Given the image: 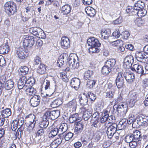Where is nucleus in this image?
I'll return each instance as SVG.
<instances>
[{
	"label": "nucleus",
	"mask_w": 148,
	"mask_h": 148,
	"mask_svg": "<svg viewBox=\"0 0 148 148\" xmlns=\"http://www.w3.org/2000/svg\"><path fill=\"white\" fill-rule=\"evenodd\" d=\"M62 103V101L61 99L58 98L51 102L50 106L53 108H56L61 105Z\"/></svg>",
	"instance_id": "nucleus-25"
},
{
	"label": "nucleus",
	"mask_w": 148,
	"mask_h": 148,
	"mask_svg": "<svg viewBox=\"0 0 148 148\" xmlns=\"http://www.w3.org/2000/svg\"><path fill=\"white\" fill-rule=\"evenodd\" d=\"M147 13V11L145 9H141L138 10L137 12V16L142 17L145 16Z\"/></svg>",
	"instance_id": "nucleus-56"
},
{
	"label": "nucleus",
	"mask_w": 148,
	"mask_h": 148,
	"mask_svg": "<svg viewBox=\"0 0 148 148\" xmlns=\"http://www.w3.org/2000/svg\"><path fill=\"white\" fill-rule=\"evenodd\" d=\"M124 74L123 73L119 72L115 80V83L117 88L119 89L123 87L124 85Z\"/></svg>",
	"instance_id": "nucleus-2"
},
{
	"label": "nucleus",
	"mask_w": 148,
	"mask_h": 148,
	"mask_svg": "<svg viewBox=\"0 0 148 148\" xmlns=\"http://www.w3.org/2000/svg\"><path fill=\"white\" fill-rule=\"evenodd\" d=\"M58 133H59L58 128L56 127L52 129L49 134V138H53L56 136Z\"/></svg>",
	"instance_id": "nucleus-44"
},
{
	"label": "nucleus",
	"mask_w": 148,
	"mask_h": 148,
	"mask_svg": "<svg viewBox=\"0 0 148 148\" xmlns=\"http://www.w3.org/2000/svg\"><path fill=\"white\" fill-rule=\"evenodd\" d=\"M40 30V28L37 27H31L29 29L30 33L36 36L38 34V32Z\"/></svg>",
	"instance_id": "nucleus-51"
},
{
	"label": "nucleus",
	"mask_w": 148,
	"mask_h": 148,
	"mask_svg": "<svg viewBox=\"0 0 148 148\" xmlns=\"http://www.w3.org/2000/svg\"><path fill=\"white\" fill-rule=\"evenodd\" d=\"M80 121L77 122L74 129V133L77 135L80 134L83 131L84 126V123Z\"/></svg>",
	"instance_id": "nucleus-8"
},
{
	"label": "nucleus",
	"mask_w": 148,
	"mask_h": 148,
	"mask_svg": "<svg viewBox=\"0 0 148 148\" xmlns=\"http://www.w3.org/2000/svg\"><path fill=\"white\" fill-rule=\"evenodd\" d=\"M52 116L51 111L48 110L45 113L43 116V118L44 119L49 120V121L50 119L53 120V117H52Z\"/></svg>",
	"instance_id": "nucleus-46"
},
{
	"label": "nucleus",
	"mask_w": 148,
	"mask_h": 148,
	"mask_svg": "<svg viewBox=\"0 0 148 148\" xmlns=\"http://www.w3.org/2000/svg\"><path fill=\"white\" fill-rule=\"evenodd\" d=\"M27 84L23 82L22 81L19 80L17 83L18 87L19 89H23L25 90V88L27 87Z\"/></svg>",
	"instance_id": "nucleus-59"
},
{
	"label": "nucleus",
	"mask_w": 148,
	"mask_h": 148,
	"mask_svg": "<svg viewBox=\"0 0 148 148\" xmlns=\"http://www.w3.org/2000/svg\"><path fill=\"white\" fill-rule=\"evenodd\" d=\"M62 10L63 12V14L67 15L71 11V7L69 5H64L62 7Z\"/></svg>",
	"instance_id": "nucleus-42"
},
{
	"label": "nucleus",
	"mask_w": 148,
	"mask_h": 148,
	"mask_svg": "<svg viewBox=\"0 0 148 148\" xmlns=\"http://www.w3.org/2000/svg\"><path fill=\"white\" fill-rule=\"evenodd\" d=\"M93 71L91 70H88L86 71L84 74V78L85 80L89 79L93 73Z\"/></svg>",
	"instance_id": "nucleus-50"
},
{
	"label": "nucleus",
	"mask_w": 148,
	"mask_h": 148,
	"mask_svg": "<svg viewBox=\"0 0 148 148\" xmlns=\"http://www.w3.org/2000/svg\"><path fill=\"white\" fill-rule=\"evenodd\" d=\"M91 123L92 124L91 126L95 127L98 129L100 126V123L99 122V119H96L93 121H91Z\"/></svg>",
	"instance_id": "nucleus-47"
},
{
	"label": "nucleus",
	"mask_w": 148,
	"mask_h": 148,
	"mask_svg": "<svg viewBox=\"0 0 148 148\" xmlns=\"http://www.w3.org/2000/svg\"><path fill=\"white\" fill-rule=\"evenodd\" d=\"M102 135V133L99 131L93 132L92 137L93 141L95 142H98L101 139Z\"/></svg>",
	"instance_id": "nucleus-20"
},
{
	"label": "nucleus",
	"mask_w": 148,
	"mask_h": 148,
	"mask_svg": "<svg viewBox=\"0 0 148 148\" xmlns=\"http://www.w3.org/2000/svg\"><path fill=\"white\" fill-rule=\"evenodd\" d=\"M2 117L4 118H8L11 114V110L9 108H7L2 110L1 112Z\"/></svg>",
	"instance_id": "nucleus-29"
},
{
	"label": "nucleus",
	"mask_w": 148,
	"mask_h": 148,
	"mask_svg": "<svg viewBox=\"0 0 148 148\" xmlns=\"http://www.w3.org/2000/svg\"><path fill=\"white\" fill-rule=\"evenodd\" d=\"M87 43L89 46H90L100 47L101 45L99 40L93 37L88 38L87 40Z\"/></svg>",
	"instance_id": "nucleus-11"
},
{
	"label": "nucleus",
	"mask_w": 148,
	"mask_h": 148,
	"mask_svg": "<svg viewBox=\"0 0 148 148\" xmlns=\"http://www.w3.org/2000/svg\"><path fill=\"white\" fill-rule=\"evenodd\" d=\"M40 97L39 95L33 96L31 98L30 101L31 105L34 107L38 106L40 102Z\"/></svg>",
	"instance_id": "nucleus-10"
},
{
	"label": "nucleus",
	"mask_w": 148,
	"mask_h": 148,
	"mask_svg": "<svg viewBox=\"0 0 148 148\" xmlns=\"http://www.w3.org/2000/svg\"><path fill=\"white\" fill-rule=\"evenodd\" d=\"M126 11L127 13H129L132 15L134 14L137 16V12H138V10L137 8H136L134 6L133 8H128L126 10Z\"/></svg>",
	"instance_id": "nucleus-53"
},
{
	"label": "nucleus",
	"mask_w": 148,
	"mask_h": 148,
	"mask_svg": "<svg viewBox=\"0 0 148 148\" xmlns=\"http://www.w3.org/2000/svg\"><path fill=\"white\" fill-rule=\"evenodd\" d=\"M14 83L13 81L10 79L7 81L5 84L4 88L7 90L12 89L14 86Z\"/></svg>",
	"instance_id": "nucleus-26"
},
{
	"label": "nucleus",
	"mask_w": 148,
	"mask_h": 148,
	"mask_svg": "<svg viewBox=\"0 0 148 148\" xmlns=\"http://www.w3.org/2000/svg\"><path fill=\"white\" fill-rule=\"evenodd\" d=\"M131 70L136 73L140 74V76L144 74L143 68L142 66L138 64H135L131 67Z\"/></svg>",
	"instance_id": "nucleus-7"
},
{
	"label": "nucleus",
	"mask_w": 148,
	"mask_h": 148,
	"mask_svg": "<svg viewBox=\"0 0 148 148\" xmlns=\"http://www.w3.org/2000/svg\"><path fill=\"white\" fill-rule=\"evenodd\" d=\"M119 130L117 125L115 123L112 124L110 125L107 129L106 133L108 138H111L114 134H116V131Z\"/></svg>",
	"instance_id": "nucleus-3"
},
{
	"label": "nucleus",
	"mask_w": 148,
	"mask_h": 148,
	"mask_svg": "<svg viewBox=\"0 0 148 148\" xmlns=\"http://www.w3.org/2000/svg\"><path fill=\"white\" fill-rule=\"evenodd\" d=\"M53 120H54L60 116V112L58 110H55L51 111Z\"/></svg>",
	"instance_id": "nucleus-57"
},
{
	"label": "nucleus",
	"mask_w": 148,
	"mask_h": 148,
	"mask_svg": "<svg viewBox=\"0 0 148 148\" xmlns=\"http://www.w3.org/2000/svg\"><path fill=\"white\" fill-rule=\"evenodd\" d=\"M100 47L91 46L88 49V50L90 53H97L100 51Z\"/></svg>",
	"instance_id": "nucleus-48"
},
{
	"label": "nucleus",
	"mask_w": 148,
	"mask_h": 148,
	"mask_svg": "<svg viewBox=\"0 0 148 148\" xmlns=\"http://www.w3.org/2000/svg\"><path fill=\"white\" fill-rule=\"evenodd\" d=\"M73 133L71 132L68 133H65L63 135V136L65 140L66 141H68L71 139L73 137Z\"/></svg>",
	"instance_id": "nucleus-60"
},
{
	"label": "nucleus",
	"mask_w": 148,
	"mask_h": 148,
	"mask_svg": "<svg viewBox=\"0 0 148 148\" xmlns=\"http://www.w3.org/2000/svg\"><path fill=\"white\" fill-rule=\"evenodd\" d=\"M134 140V137L132 134L127 135L125 137V141L127 143H130Z\"/></svg>",
	"instance_id": "nucleus-58"
},
{
	"label": "nucleus",
	"mask_w": 148,
	"mask_h": 148,
	"mask_svg": "<svg viewBox=\"0 0 148 148\" xmlns=\"http://www.w3.org/2000/svg\"><path fill=\"white\" fill-rule=\"evenodd\" d=\"M92 111L88 109L86 110L84 112L83 115V118L85 121H87L91 116L92 115Z\"/></svg>",
	"instance_id": "nucleus-34"
},
{
	"label": "nucleus",
	"mask_w": 148,
	"mask_h": 148,
	"mask_svg": "<svg viewBox=\"0 0 148 148\" xmlns=\"http://www.w3.org/2000/svg\"><path fill=\"white\" fill-rule=\"evenodd\" d=\"M145 56L142 52H138L136 54V58L137 60L138 61L143 63L148 62V58H146Z\"/></svg>",
	"instance_id": "nucleus-9"
},
{
	"label": "nucleus",
	"mask_w": 148,
	"mask_h": 148,
	"mask_svg": "<svg viewBox=\"0 0 148 148\" xmlns=\"http://www.w3.org/2000/svg\"><path fill=\"white\" fill-rule=\"evenodd\" d=\"M24 90L29 95L33 96V95H35L36 93V90L31 86H28Z\"/></svg>",
	"instance_id": "nucleus-35"
},
{
	"label": "nucleus",
	"mask_w": 148,
	"mask_h": 148,
	"mask_svg": "<svg viewBox=\"0 0 148 148\" xmlns=\"http://www.w3.org/2000/svg\"><path fill=\"white\" fill-rule=\"evenodd\" d=\"M101 36L104 39H107L111 34V31L109 29H102L101 31Z\"/></svg>",
	"instance_id": "nucleus-22"
},
{
	"label": "nucleus",
	"mask_w": 148,
	"mask_h": 148,
	"mask_svg": "<svg viewBox=\"0 0 148 148\" xmlns=\"http://www.w3.org/2000/svg\"><path fill=\"white\" fill-rule=\"evenodd\" d=\"M67 129V125H66L64 124L60 125L59 127L58 128V130L59 131V136L63 135L65 133Z\"/></svg>",
	"instance_id": "nucleus-39"
},
{
	"label": "nucleus",
	"mask_w": 148,
	"mask_h": 148,
	"mask_svg": "<svg viewBox=\"0 0 148 148\" xmlns=\"http://www.w3.org/2000/svg\"><path fill=\"white\" fill-rule=\"evenodd\" d=\"M112 70L105 64L104 66L102 67L101 70L102 73L104 75H108Z\"/></svg>",
	"instance_id": "nucleus-43"
},
{
	"label": "nucleus",
	"mask_w": 148,
	"mask_h": 148,
	"mask_svg": "<svg viewBox=\"0 0 148 148\" xmlns=\"http://www.w3.org/2000/svg\"><path fill=\"white\" fill-rule=\"evenodd\" d=\"M25 51L22 48L19 47L17 49L16 53L19 58L23 59L25 58V56H27L26 52L25 53Z\"/></svg>",
	"instance_id": "nucleus-19"
},
{
	"label": "nucleus",
	"mask_w": 148,
	"mask_h": 148,
	"mask_svg": "<svg viewBox=\"0 0 148 148\" xmlns=\"http://www.w3.org/2000/svg\"><path fill=\"white\" fill-rule=\"evenodd\" d=\"M129 98L136 102L138 99V95L136 92H130L129 94Z\"/></svg>",
	"instance_id": "nucleus-37"
},
{
	"label": "nucleus",
	"mask_w": 148,
	"mask_h": 148,
	"mask_svg": "<svg viewBox=\"0 0 148 148\" xmlns=\"http://www.w3.org/2000/svg\"><path fill=\"white\" fill-rule=\"evenodd\" d=\"M138 116L139 121L141 123V126L144 127L148 126V116L143 115H140Z\"/></svg>",
	"instance_id": "nucleus-14"
},
{
	"label": "nucleus",
	"mask_w": 148,
	"mask_h": 148,
	"mask_svg": "<svg viewBox=\"0 0 148 148\" xmlns=\"http://www.w3.org/2000/svg\"><path fill=\"white\" fill-rule=\"evenodd\" d=\"M132 134L134 137V140L137 141L141 140V132L139 131L138 130L134 131Z\"/></svg>",
	"instance_id": "nucleus-33"
},
{
	"label": "nucleus",
	"mask_w": 148,
	"mask_h": 148,
	"mask_svg": "<svg viewBox=\"0 0 148 148\" xmlns=\"http://www.w3.org/2000/svg\"><path fill=\"white\" fill-rule=\"evenodd\" d=\"M67 59H68V56L66 53L61 55L58 60L57 65L61 67L64 63L67 62Z\"/></svg>",
	"instance_id": "nucleus-12"
},
{
	"label": "nucleus",
	"mask_w": 148,
	"mask_h": 148,
	"mask_svg": "<svg viewBox=\"0 0 148 148\" xmlns=\"http://www.w3.org/2000/svg\"><path fill=\"white\" fill-rule=\"evenodd\" d=\"M145 5V4L144 2L140 1H139L134 4V6L136 8H137V10H138L143 9Z\"/></svg>",
	"instance_id": "nucleus-45"
},
{
	"label": "nucleus",
	"mask_w": 148,
	"mask_h": 148,
	"mask_svg": "<svg viewBox=\"0 0 148 148\" xmlns=\"http://www.w3.org/2000/svg\"><path fill=\"white\" fill-rule=\"evenodd\" d=\"M138 116L136 118V119L133 121L132 124V126L133 127H138L139 126H141V123L140 122V121H139Z\"/></svg>",
	"instance_id": "nucleus-54"
},
{
	"label": "nucleus",
	"mask_w": 148,
	"mask_h": 148,
	"mask_svg": "<svg viewBox=\"0 0 148 148\" xmlns=\"http://www.w3.org/2000/svg\"><path fill=\"white\" fill-rule=\"evenodd\" d=\"M46 66L43 64H40L37 69L38 73L41 74H44L46 71Z\"/></svg>",
	"instance_id": "nucleus-38"
},
{
	"label": "nucleus",
	"mask_w": 148,
	"mask_h": 148,
	"mask_svg": "<svg viewBox=\"0 0 148 148\" xmlns=\"http://www.w3.org/2000/svg\"><path fill=\"white\" fill-rule=\"evenodd\" d=\"M60 43L62 47L64 49H66L70 46L69 40L66 36H63L62 38Z\"/></svg>",
	"instance_id": "nucleus-13"
},
{
	"label": "nucleus",
	"mask_w": 148,
	"mask_h": 148,
	"mask_svg": "<svg viewBox=\"0 0 148 148\" xmlns=\"http://www.w3.org/2000/svg\"><path fill=\"white\" fill-rule=\"evenodd\" d=\"M79 103L82 106L87 105L88 103V99L87 96L83 95V96H79Z\"/></svg>",
	"instance_id": "nucleus-30"
},
{
	"label": "nucleus",
	"mask_w": 148,
	"mask_h": 148,
	"mask_svg": "<svg viewBox=\"0 0 148 148\" xmlns=\"http://www.w3.org/2000/svg\"><path fill=\"white\" fill-rule=\"evenodd\" d=\"M5 11L10 16L13 15L16 12V6L15 3L12 1L6 2L4 5Z\"/></svg>",
	"instance_id": "nucleus-1"
},
{
	"label": "nucleus",
	"mask_w": 148,
	"mask_h": 148,
	"mask_svg": "<svg viewBox=\"0 0 148 148\" xmlns=\"http://www.w3.org/2000/svg\"><path fill=\"white\" fill-rule=\"evenodd\" d=\"M116 61L114 59H109L106 61L105 64L107 67H109L112 70L114 69L115 67H116L115 64Z\"/></svg>",
	"instance_id": "nucleus-16"
},
{
	"label": "nucleus",
	"mask_w": 148,
	"mask_h": 148,
	"mask_svg": "<svg viewBox=\"0 0 148 148\" xmlns=\"http://www.w3.org/2000/svg\"><path fill=\"white\" fill-rule=\"evenodd\" d=\"M96 81L94 80H89L87 81L86 84V87L89 89H91L95 84Z\"/></svg>",
	"instance_id": "nucleus-55"
},
{
	"label": "nucleus",
	"mask_w": 148,
	"mask_h": 148,
	"mask_svg": "<svg viewBox=\"0 0 148 148\" xmlns=\"http://www.w3.org/2000/svg\"><path fill=\"white\" fill-rule=\"evenodd\" d=\"M67 107L72 111H75L77 108V102L75 99H73L67 104Z\"/></svg>",
	"instance_id": "nucleus-27"
},
{
	"label": "nucleus",
	"mask_w": 148,
	"mask_h": 148,
	"mask_svg": "<svg viewBox=\"0 0 148 148\" xmlns=\"http://www.w3.org/2000/svg\"><path fill=\"white\" fill-rule=\"evenodd\" d=\"M78 114L77 113H75L71 115L69 118V121L70 123H73L74 122H77L80 121V118L79 119Z\"/></svg>",
	"instance_id": "nucleus-31"
},
{
	"label": "nucleus",
	"mask_w": 148,
	"mask_h": 148,
	"mask_svg": "<svg viewBox=\"0 0 148 148\" xmlns=\"http://www.w3.org/2000/svg\"><path fill=\"white\" fill-rule=\"evenodd\" d=\"M124 78L129 83H131L133 82L134 80V74L127 73L126 74H124Z\"/></svg>",
	"instance_id": "nucleus-23"
},
{
	"label": "nucleus",
	"mask_w": 148,
	"mask_h": 148,
	"mask_svg": "<svg viewBox=\"0 0 148 148\" xmlns=\"http://www.w3.org/2000/svg\"><path fill=\"white\" fill-rule=\"evenodd\" d=\"M134 62V58L131 55H128L125 58L123 66L125 69L131 68L132 64Z\"/></svg>",
	"instance_id": "nucleus-4"
},
{
	"label": "nucleus",
	"mask_w": 148,
	"mask_h": 148,
	"mask_svg": "<svg viewBox=\"0 0 148 148\" xmlns=\"http://www.w3.org/2000/svg\"><path fill=\"white\" fill-rule=\"evenodd\" d=\"M35 83V80L33 78L30 77L28 79H27V83H26L27 84V86H30L34 84Z\"/></svg>",
	"instance_id": "nucleus-64"
},
{
	"label": "nucleus",
	"mask_w": 148,
	"mask_h": 148,
	"mask_svg": "<svg viewBox=\"0 0 148 148\" xmlns=\"http://www.w3.org/2000/svg\"><path fill=\"white\" fill-rule=\"evenodd\" d=\"M49 123V120L44 119L43 118L42 120L39 123V126L41 128L44 129L47 127Z\"/></svg>",
	"instance_id": "nucleus-41"
},
{
	"label": "nucleus",
	"mask_w": 148,
	"mask_h": 148,
	"mask_svg": "<svg viewBox=\"0 0 148 148\" xmlns=\"http://www.w3.org/2000/svg\"><path fill=\"white\" fill-rule=\"evenodd\" d=\"M127 121V119H122L117 125L118 130H122L125 129L128 124Z\"/></svg>",
	"instance_id": "nucleus-21"
},
{
	"label": "nucleus",
	"mask_w": 148,
	"mask_h": 148,
	"mask_svg": "<svg viewBox=\"0 0 148 148\" xmlns=\"http://www.w3.org/2000/svg\"><path fill=\"white\" fill-rule=\"evenodd\" d=\"M43 86L45 87V90H47L48 91H50L49 93L48 94H47L46 95L51 96L53 94L54 92L53 90H52L50 89V82L49 80L45 79L44 81Z\"/></svg>",
	"instance_id": "nucleus-17"
},
{
	"label": "nucleus",
	"mask_w": 148,
	"mask_h": 148,
	"mask_svg": "<svg viewBox=\"0 0 148 148\" xmlns=\"http://www.w3.org/2000/svg\"><path fill=\"white\" fill-rule=\"evenodd\" d=\"M85 10L86 13L91 16H94L96 14L95 10L92 8H85Z\"/></svg>",
	"instance_id": "nucleus-32"
},
{
	"label": "nucleus",
	"mask_w": 148,
	"mask_h": 148,
	"mask_svg": "<svg viewBox=\"0 0 148 148\" xmlns=\"http://www.w3.org/2000/svg\"><path fill=\"white\" fill-rule=\"evenodd\" d=\"M9 51V47L5 44V45L0 47V53L4 54L8 53Z\"/></svg>",
	"instance_id": "nucleus-40"
},
{
	"label": "nucleus",
	"mask_w": 148,
	"mask_h": 148,
	"mask_svg": "<svg viewBox=\"0 0 148 148\" xmlns=\"http://www.w3.org/2000/svg\"><path fill=\"white\" fill-rule=\"evenodd\" d=\"M45 134V129L41 128L38 130L37 132L36 136V137H40L42 136H44Z\"/></svg>",
	"instance_id": "nucleus-61"
},
{
	"label": "nucleus",
	"mask_w": 148,
	"mask_h": 148,
	"mask_svg": "<svg viewBox=\"0 0 148 148\" xmlns=\"http://www.w3.org/2000/svg\"><path fill=\"white\" fill-rule=\"evenodd\" d=\"M19 121L17 120L13 121L11 125V129L13 131H15L19 126Z\"/></svg>",
	"instance_id": "nucleus-49"
},
{
	"label": "nucleus",
	"mask_w": 148,
	"mask_h": 148,
	"mask_svg": "<svg viewBox=\"0 0 148 148\" xmlns=\"http://www.w3.org/2000/svg\"><path fill=\"white\" fill-rule=\"evenodd\" d=\"M121 36L125 40H127L130 36V34L128 31H125L122 32L121 34Z\"/></svg>",
	"instance_id": "nucleus-62"
},
{
	"label": "nucleus",
	"mask_w": 148,
	"mask_h": 148,
	"mask_svg": "<svg viewBox=\"0 0 148 148\" xmlns=\"http://www.w3.org/2000/svg\"><path fill=\"white\" fill-rule=\"evenodd\" d=\"M115 93V90H109L106 93V97L110 100L113 99L114 95Z\"/></svg>",
	"instance_id": "nucleus-52"
},
{
	"label": "nucleus",
	"mask_w": 148,
	"mask_h": 148,
	"mask_svg": "<svg viewBox=\"0 0 148 148\" xmlns=\"http://www.w3.org/2000/svg\"><path fill=\"white\" fill-rule=\"evenodd\" d=\"M25 15L29 17H31L33 15L34 10L32 7H27L25 9Z\"/></svg>",
	"instance_id": "nucleus-36"
},
{
	"label": "nucleus",
	"mask_w": 148,
	"mask_h": 148,
	"mask_svg": "<svg viewBox=\"0 0 148 148\" xmlns=\"http://www.w3.org/2000/svg\"><path fill=\"white\" fill-rule=\"evenodd\" d=\"M67 65L69 66L71 69H77L79 66L78 61L76 60L74 57L71 56L69 57L68 59Z\"/></svg>",
	"instance_id": "nucleus-6"
},
{
	"label": "nucleus",
	"mask_w": 148,
	"mask_h": 148,
	"mask_svg": "<svg viewBox=\"0 0 148 148\" xmlns=\"http://www.w3.org/2000/svg\"><path fill=\"white\" fill-rule=\"evenodd\" d=\"M29 71L28 68L26 66H21L19 69V73L20 76H25Z\"/></svg>",
	"instance_id": "nucleus-28"
},
{
	"label": "nucleus",
	"mask_w": 148,
	"mask_h": 148,
	"mask_svg": "<svg viewBox=\"0 0 148 148\" xmlns=\"http://www.w3.org/2000/svg\"><path fill=\"white\" fill-rule=\"evenodd\" d=\"M35 42V38L32 36L26 37L23 40V45L25 47L30 48L32 46Z\"/></svg>",
	"instance_id": "nucleus-5"
},
{
	"label": "nucleus",
	"mask_w": 148,
	"mask_h": 148,
	"mask_svg": "<svg viewBox=\"0 0 148 148\" xmlns=\"http://www.w3.org/2000/svg\"><path fill=\"white\" fill-rule=\"evenodd\" d=\"M27 118H29V120H30V119H33L32 121H30V123L29 127H31L32 129H33L36 123V121L34 120L35 116L34 114H30L28 115H27L25 116V119H27Z\"/></svg>",
	"instance_id": "nucleus-24"
},
{
	"label": "nucleus",
	"mask_w": 148,
	"mask_h": 148,
	"mask_svg": "<svg viewBox=\"0 0 148 148\" xmlns=\"http://www.w3.org/2000/svg\"><path fill=\"white\" fill-rule=\"evenodd\" d=\"M80 84V80L78 78H75L71 79L70 85L72 88H74L75 90L78 89Z\"/></svg>",
	"instance_id": "nucleus-15"
},
{
	"label": "nucleus",
	"mask_w": 148,
	"mask_h": 148,
	"mask_svg": "<svg viewBox=\"0 0 148 148\" xmlns=\"http://www.w3.org/2000/svg\"><path fill=\"white\" fill-rule=\"evenodd\" d=\"M138 141L134 140V141L129 143V145L130 148H137L138 147V145L137 144Z\"/></svg>",
	"instance_id": "nucleus-63"
},
{
	"label": "nucleus",
	"mask_w": 148,
	"mask_h": 148,
	"mask_svg": "<svg viewBox=\"0 0 148 148\" xmlns=\"http://www.w3.org/2000/svg\"><path fill=\"white\" fill-rule=\"evenodd\" d=\"M113 109L114 110H115L116 111H117L119 113L124 112L125 109L127 110L126 106L123 104H115L113 106Z\"/></svg>",
	"instance_id": "nucleus-18"
}]
</instances>
